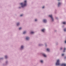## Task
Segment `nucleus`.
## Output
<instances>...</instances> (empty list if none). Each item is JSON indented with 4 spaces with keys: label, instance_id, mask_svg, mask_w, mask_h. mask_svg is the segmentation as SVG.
Segmentation results:
<instances>
[{
    "label": "nucleus",
    "instance_id": "obj_1",
    "mask_svg": "<svg viewBox=\"0 0 66 66\" xmlns=\"http://www.w3.org/2000/svg\"><path fill=\"white\" fill-rule=\"evenodd\" d=\"M27 1H26V0H25L24 1V3H21L20 4L21 5V6L22 7H23L26 6L27 5Z\"/></svg>",
    "mask_w": 66,
    "mask_h": 66
},
{
    "label": "nucleus",
    "instance_id": "obj_2",
    "mask_svg": "<svg viewBox=\"0 0 66 66\" xmlns=\"http://www.w3.org/2000/svg\"><path fill=\"white\" fill-rule=\"evenodd\" d=\"M60 60H57V62H56V65H58L60 64Z\"/></svg>",
    "mask_w": 66,
    "mask_h": 66
},
{
    "label": "nucleus",
    "instance_id": "obj_3",
    "mask_svg": "<svg viewBox=\"0 0 66 66\" xmlns=\"http://www.w3.org/2000/svg\"><path fill=\"white\" fill-rule=\"evenodd\" d=\"M61 66H66V64L65 63H63L61 64Z\"/></svg>",
    "mask_w": 66,
    "mask_h": 66
},
{
    "label": "nucleus",
    "instance_id": "obj_4",
    "mask_svg": "<svg viewBox=\"0 0 66 66\" xmlns=\"http://www.w3.org/2000/svg\"><path fill=\"white\" fill-rule=\"evenodd\" d=\"M49 17H51L52 18V20L53 21V18L52 15H49Z\"/></svg>",
    "mask_w": 66,
    "mask_h": 66
},
{
    "label": "nucleus",
    "instance_id": "obj_5",
    "mask_svg": "<svg viewBox=\"0 0 66 66\" xmlns=\"http://www.w3.org/2000/svg\"><path fill=\"white\" fill-rule=\"evenodd\" d=\"M29 39V37H27L26 38V39L27 40H28V39Z\"/></svg>",
    "mask_w": 66,
    "mask_h": 66
},
{
    "label": "nucleus",
    "instance_id": "obj_6",
    "mask_svg": "<svg viewBox=\"0 0 66 66\" xmlns=\"http://www.w3.org/2000/svg\"><path fill=\"white\" fill-rule=\"evenodd\" d=\"M43 21L44 22H46L47 21V20L45 19H44L43 20Z\"/></svg>",
    "mask_w": 66,
    "mask_h": 66
},
{
    "label": "nucleus",
    "instance_id": "obj_7",
    "mask_svg": "<svg viewBox=\"0 0 66 66\" xmlns=\"http://www.w3.org/2000/svg\"><path fill=\"white\" fill-rule=\"evenodd\" d=\"M61 4V3H58V6H59Z\"/></svg>",
    "mask_w": 66,
    "mask_h": 66
},
{
    "label": "nucleus",
    "instance_id": "obj_8",
    "mask_svg": "<svg viewBox=\"0 0 66 66\" xmlns=\"http://www.w3.org/2000/svg\"><path fill=\"white\" fill-rule=\"evenodd\" d=\"M42 31L43 32H44L45 29H42Z\"/></svg>",
    "mask_w": 66,
    "mask_h": 66
},
{
    "label": "nucleus",
    "instance_id": "obj_9",
    "mask_svg": "<svg viewBox=\"0 0 66 66\" xmlns=\"http://www.w3.org/2000/svg\"><path fill=\"white\" fill-rule=\"evenodd\" d=\"M47 50L48 51H49L50 50V49H48V48H47Z\"/></svg>",
    "mask_w": 66,
    "mask_h": 66
},
{
    "label": "nucleus",
    "instance_id": "obj_10",
    "mask_svg": "<svg viewBox=\"0 0 66 66\" xmlns=\"http://www.w3.org/2000/svg\"><path fill=\"white\" fill-rule=\"evenodd\" d=\"M43 55L45 57H46V56L45 54H43Z\"/></svg>",
    "mask_w": 66,
    "mask_h": 66
},
{
    "label": "nucleus",
    "instance_id": "obj_11",
    "mask_svg": "<svg viewBox=\"0 0 66 66\" xmlns=\"http://www.w3.org/2000/svg\"><path fill=\"white\" fill-rule=\"evenodd\" d=\"M23 48V46H21V48Z\"/></svg>",
    "mask_w": 66,
    "mask_h": 66
},
{
    "label": "nucleus",
    "instance_id": "obj_12",
    "mask_svg": "<svg viewBox=\"0 0 66 66\" xmlns=\"http://www.w3.org/2000/svg\"><path fill=\"white\" fill-rule=\"evenodd\" d=\"M26 33V31H24L23 32V34H25V33Z\"/></svg>",
    "mask_w": 66,
    "mask_h": 66
},
{
    "label": "nucleus",
    "instance_id": "obj_13",
    "mask_svg": "<svg viewBox=\"0 0 66 66\" xmlns=\"http://www.w3.org/2000/svg\"><path fill=\"white\" fill-rule=\"evenodd\" d=\"M40 62L41 63H43V60H41Z\"/></svg>",
    "mask_w": 66,
    "mask_h": 66
},
{
    "label": "nucleus",
    "instance_id": "obj_14",
    "mask_svg": "<svg viewBox=\"0 0 66 66\" xmlns=\"http://www.w3.org/2000/svg\"><path fill=\"white\" fill-rule=\"evenodd\" d=\"M19 23H17V26H19Z\"/></svg>",
    "mask_w": 66,
    "mask_h": 66
},
{
    "label": "nucleus",
    "instance_id": "obj_15",
    "mask_svg": "<svg viewBox=\"0 0 66 66\" xmlns=\"http://www.w3.org/2000/svg\"><path fill=\"white\" fill-rule=\"evenodd\" d=\"M65 49H66V48H64V50L63 51V52H65Z\"/></svg>",
    "mask_w": 66,
    "mask_h": 66
},
{
    "label": "nucleus",
    "instance_id": "obj_16",
    "mask_svg": "<svg viewBox=\"0 0 66 66\" xmlns=\"http://www.w3.org/2000/svg\"><path fill=\"white\" fill-rule=\"evenodd\" d=\"M7 57H8L7 56V55H6L5 56V57L6 59V58H7Z\"/></svg>",
    "mask_w": 66,
    "mask_h": 66
},
{
    "label": "nucleus",
    "instance_id": "obj_17",
    "mask_svg": "<svg viewBox=\"0 0 66 66\" xmlns=\"http://www.w3.org/2000/svg\"><path fill=\"white\" fill-rule=\"evenodd\" d=\"M34 33V32H31V34H33Z\"/></svg>",
    "mask_w": 66,
    "mask_h": 66
},
{
    "label": "nucleus",
    "instance_id": "obj_18",
    "mask_svg": "<svg viewBox=\"0 0 66 66\" xmlns=\"http://www.w3.org/2000/svg\"><path fill=\"white\" fill-rule=\"evenodd\" d=\"M63 24H65L66 22H63Z\"/></svg>",
    "mask_w": 66,
    "mask_h": 66
},
{
    "label": "nucleus",
    "instance_id": "obj_19",
    "mask_svg": "<svg viewBox=\"0 0 66 66\" xmlns=\"http://www.w3.org/2000/svg\"><path fill=\"white\" fill-rule=\"evenodd\" d=\"M64 31H66V29H64Z\"/></svg>",
    "mask_w": 66,
    "mask_h": 66
},
{
    "label": "nucleus",
    "instance_id": "obj_20",
    "mask_svg": "<svg viewBox=\"0 0 66 66\" xmlns=\"http://www.w3.org/2000/svg\"><path fill=\"white\" fill-rule=\"evenodd\" d=\"M22 28H20L19 29V30H21V29Z\"/></svg>",
    "mask_w": 66,
    "mask_h": 66
},
{
    "label": "nucleus",
    "instance_id": "obj_21",
    "mask_svg": "<svg viewBox=\"0 0 66 66\" xmlns=\"http://www.w3.org/2000/svg\"><path fill=\"white\" fill-rule=\"evenodd\" d=\"M64 55V54H62V56H63V55Z\"/></svg>",
    "mask_w": 66,
    "mask_h": 66
},
{
    "label": "nucleus",
    "instance_id": "obj_22",
    "mask_svg": "<svg viewBox=\"0 0 66 66\" xmlns=\"http://www.w3.org/2000/svg\"><path fill=\"white\" fill-rule=\"evenodd\" d=\"M23 16V15H22V14L21 15H20V16Z\"/></svg>",
    "mask_w": 66,
    "mask_h": 66
},
{
    "label": "nucleus",
    "instance_id": "obj_23",
    "mask_svg": "<svg viewBox=\"0 0 66 66\" xmlns=\"http://www.w3.org/2000/svg\"><path fill=\"white\" fill-rule=\"evenodd\" d=\"M35 21H37V20L36 19H35Z\"/></svg>",
    "mask_w": 66,
    "mask_h": 66
},
{
    "label": "nucleus",
    "instance_id": "obj_24",
    "mask_svg": "<svg viewBox=\"0 0 66 66\" xmlns=\"http://www.w3.org/2000/svg\"><path fill=\"white\" fill-rule=\"evenodd\" d=\"M62 49V48H60L61 50Z\"/></svg>",
    "mask_w": 66,
    "mask_h": 66
},
{
    "label": "nucleus",
    "instance_id": "obj_25",
    "mask_svg": "<svg viewBox=\"0 0 66 66\" xmlns=\"http://www.w3.org/2000/svg\"><path fill=\"white\" fill-rule=\"evenodd\" d=\"M44 6H43V7L42 8H43V9L44 8Z\"/></svg>",
    "mask_w": 66,
    "mask_h": 66
},
{
    "label": "nucleus",
    "instance_id": "obj_26",
    "mask_svg": "<svg viewBox=\"0 0 66 66\" xmlns=\"http://www.w3.org/2000/svg\"><path fill=\"white\" fill-rule=\"evenodd\" d=\"M65 43H66V40H65Z\"/></svg>",
    "mask_w": 66,
    "mask_h": 66
},
{
    "label": "nucleus",
    "instance_id": "obj_27",
    "mask_svg": "<svg viewBox=\"0 0 66 66\" xmlns=\"http://www.w3.org/2000/svg\"><path fill=\"white\" fill-rule=\"evenodd\" d=\"M58 1H59V0H58Z\"/></svg>",
    "mask_w": 66,
    "mask_h": 66
}]
</instances>
